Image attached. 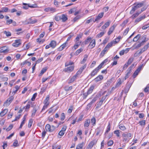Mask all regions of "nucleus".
Listing matches in <instances>:
<instances>
[{
	"label": "nucleus",
	"mask_w": 149,
	"mask_h": 149,
	"mask_svg": "<svg viewBox=\"0 0 149 149\" xmlns=\"http://www.w3.org/2000/svg\"><path fill=\"white\" fill-rule=\"evenodd\" d=\"M97 142V140L95 139L94 140L91 141L89 144L88 146H89L90 148H92L93 146L96 144Z\"/></svg>",
	"instance_id": "nucleus-10"
},
{
	"label": "nucleus",
	"mask_w": 149,
	"mask_h": 149,
	"mask_svg": "<svg viewBox=\"0 0 149 149\" xmlns=\"http://www.w3.org/2000/svg\"><path fill=\"white\" fill-rule=\"evenodd\" d=\"M142 66H139L137 69L134 71L133 74V77L134 78H135L138 75L139 73L141 71L142 68Z\"/></svg>",
	"instance_id": "nucleus-5"
},
{
	"label": "nucleus",
	"mask_w": 149,
	"mask_h": 149,
	"mask_svg": "<svg viewBox=\"0 0 149 149\" xmlns=\"http://www.w3.org/2000/svg\"><path fill=\"white\" fill-rule=\"evenodd\" d=\"M142 39L143 40L140 43L137 45L136 46V47H140L141 46L143 45L144 43L148 40V39L146 38V35L143 36L142 38Z\"/></svg>",
	"instance_id": "nucleus-2"
},
{
	"label": "nucleus",
	"mask_w": 149,
	"mask_h": 149,
	"mask_svg": "<svg viewBox=\"0 0 149 149\" xmlns=\"http://www.w3.org/2000/svg\"><path fill=\"white\" fill-rule=\"evenodd\" d=\"M81 17L80 15H77L76 17L74 18L73 19V21L74 22L77 21Z\"/></svg>",
	"instance_id": "nucleus-50"
},
{
	"label": "nucleus",
	"mask_w": 149,
	"mask_h": 149,
	"mask_svg": "<svg viewBox=\"0 0 149 149\" xmlns=\"http://www.w3.org/2000/svg\"><path fill=\"white\" fill-rule=\"evenodd\" d=\"M74 68V66H71L69 67H68L67 68H65L64 71L65 72H70L72 71L73 70Z\"/></svg>",
	"instance_id": "nucleus-12"
},
{
	"label": "nucleus",
	"mask_w": 149,
	"mask_h": 149,
	"mask_svg": "<svg viewBox=\"0 0 149 149\" xmlns=\"http://www.w3.org/2000/svg\"><path fill=\"white\" fill-rule=\"evenodd\" d=\"M103 78V77L102 75H99L94 79V81L96 82H97Z\"/></svg>",
	"instance_id": "nucleus-11"
},
{
	"label": "nucleus",
	"mask_w": 149,
	"mask_h": 149,
	"mask_svg": "<svg viewBox=\"0 0 149 149\" xmlns=\"http://www.w3.org/2000/svg\"><path fill=\"white\" fill-rule=\"evenodd\" d=\"M119 128L121 130L124 131L126 129L125 127L122 124H120L119 125Z\"/></svg>",
	"instance_id": "nucleus-34"
},
{
	"label": "nucleus",
	"mask_w": 149,
	"mask_h": 149,
	"mask_svg": "<svg viewBox=\"0 0 149 149\" xmlns=\"http://www.w3.org/2000/svg\"><path fill=\"white\" fill-rule=\"evenodd\" d=\"M121 38V37L120 36H118L117 38H116L115 39V41L113 40V41L114 44H117L118 42H119Z\"/></svg>",
	"instance_id": "nucleus-37"
},
{
	"label": "nucleus",
	"mask_w": 149,
	"mask_h": 149,
	"mask_svg": "<svg viewBox=\"0 0 149 149\" xmlns=\"http://www.w3.org/2000/svg\"><path fill=\"white\" fill-rule=\"evenodd\" d=\"M65 118V115L64 113H62L61 116V120L63 121L64 120Z\"/></svg>",
	"instance_id": "nucleus-52"
},
{
	"label": "nucleus",
	"mask_w": 149,
	"mask_h": 149,
	"mask_svg": "<svg viewBox=\"0 0 149 149\" xmlns=\"http://www.w3.org/2000/svg\"><path fill=\"white\" fill-rule=\"evenodd\" d=\"M3 33L6 34L7 37L10 36H11V33L9 31H4Z\"/></svg>",
	"instance_id": "nucleus-44"
},
{
	"label": "nucleus",
	"mask_w": 149,
	"mask_h": 149,
	"mask_svg": "<svg viewBox=\"0 0 149 149\" xmlns=\"http://www.w3.org/2000/svg\"><path fill=\"white\" fill-rule=\"evenodd\" d=\"M55 20L56 21H58L61 20V16H56L54 18Z\"/></svg>",
	"instance_id": "nucleus-57"
},
{
	"label": "nucleus",
	"mask_w": 149,
	"mask_h": 149,
	"mask_svg": "<svg viewBox=\"0 0 149 149\" xmlns=\"http://www.w3.org/2000/svg\"><path fill=\"white\" fill-rule=\"evenodd\" d=\"M83 50V49L81 48L77 50L75 52L74 54L75 55L77 56L80 54Z\"/></svg>",
	"instance_id": "nucleus-31"
},
{
	"label": "nucleus",
	"mask_w": 149,
	"mask_h": 149,
	"mask_svg": "<svg viewBox=\"0 0 149 149\" xmlns=\"http://www.w3.org/2000/svg\"><path fill=\"white\" fill-rule=\"evenodd\" d=\"M104 62L102 63L97 67L90 74V75L92 77L94 76L98 72L99 70L100 69L104 64Z\"/></svg>",
	"instance_id": "nucleus-1"
},
{
	"label": "nucleus",
	"mask_w": 149,
	"mask_h": 149,
	"mask_svg": "<svg viewBox=\"0 0 149 149\" xmlns=\"http://www.w3.org/2000/svg\"><path fill=\"white\" fill-rule=\"evenodd\" d=\"M49 44L50 45V47L52 48H54L56 46V42L55 40H52L51 41Z\"/></svg>",
	"instance_id": "nucleus-15"
},
{
	"label": "nucleus",
	"mask_w": 149,
	"mask_h": 149,
	"mask_svg": "<svg viewBox=\"0 0 149 149\" xmlns=\"http://www.w3.org/2000/svg\"><path fill=\"white\" fill-rule=\"evenodd\" d=\"M43 59L42 58H40L36 61L35 63L36 64L37 63H40L42 61Z\"/></svg>",
	"instance_id": "nucleus-61"
},
{
	"label": "nucleus",
	"mask_w": 149,
	"mask_h": 149,
	"mask_svg": "<svg viewBox=\"0 0 149 149\" xmlns=\"http://www.w3.org/2000/svg\"><path fill=\"white\" fill-rule=\"evenodd\" d=\"M21 42L20 40H16L15 41V42L13 43L12 45L13 46L15 47H19L21 44Z\"/></svg>",
	"instance_id": "nucleus-8"
},
{
	"label": "nucleus",
	"mask_w": 149,
	"mask_h": 149,
	"mask_svg": "<svg viewBox=\"0 0 149 149\" xmlns=\"http://www.w3.org/2000/svg\"><path fill=\"white\" fill-rule=\"evenodd\" d=\"M106 32H100V33H99V34H97L96 36V38H99L101 37Z\"/></svg>",
	"instance_id": "nucleus-40"
},
{
	"label": "nucleus",
	"mask_w": 149,
	"mask_h": 149,
	"mask_svg": "<svg viewBox=\"0 0 149 149\" xmlns=\"http://www.w3.org/2000/svg\"><path fill=\"white\" fill-rule=\"evenodd\" d=\"M30 22L29 23L31 24H34L37 22V20L36 19H33L31 18H30L29 19Z\"/></svg>",
	"instance_id": "nucleus-33"
},
{
	"label": "nucleus",
	"mask_w": 149,
	"mask_h": 149,
	"mask_svg": "<svg viewBox=\"0 0 149 149\" xmlns=\"http://www.w3.org/2000/svg\"><path fill=\"white\" fill-rule=\"evenodd\" d=\"M47 67H45L43 68L41 70L40 73L39 75V76H42L47 70Z\"/></svg>",
	"instance_id": "nucleus-22"
},
{
	"label": "nucleus",
	"mask_w": 149,
	"mask_h": 149,
	"mask_svg": "<svg viewBox=\"0 0 149 149\" xmlns=\"http://www.w3.org/2000/svg\"><path fill=\"white\" fill-rule=\"evenodd\" d=\"M73 106H70V108L68 110V113H71L72 112V111L73 109Z\"/></svg>",
	"instance_id": "nucleus-62"
},
{
	"label": "nucleus",
	"mask_w": 149,
	"mask_h": 149,
	"mask_svg": "<svg viewBox=\"0 0 149 149\" xmlns=\"http://www.w3.org/2000/svg\"><path fill=\"white\" fill-rule=\"evenodd\" d=\"M141 35L140 34H138L136 36L134 37L133 39V41L134 42L137 41L140 38Z\"/></svg>",
	"instance_id": "nucleus-35"
},
{
	"label": "nucleus",
	"mask_w": 149,
	"mask_h": 149,
	"mask_svg": "<svg viewBox=\"0 0 149 149\" xmlns=\"http://www.w3.org/2000/svg\"><path fill=\"white\" fill-rule=\"evenodd\" d=\"M140 125L141 126H144L146 124V121L145 120H143L140 121L139 122Z\"/></svg>",
	"instance_id": "nucleus-45"
},
{
	"label": "nucleus",
	"mask_w": 149,
	"mask_h": 149,
	"mask_svg": "<svg viewBox=\"0 0 149 149\" xmlns=\"http://www.w3.org/2000/svg\"><path fill=\"white\" fill-rule=\"evenodd\" d=\"M9 51L8 48L6 46H3L0 48V53H7Z\"/></svg>",
	"instance_id": "nucleus-4"
},
{
	"label": "nucleus",
	"mask_w": 149,
	"mask_h": 149,
	"mask_svg": "<svg viewBox=\"0 0 149 149\" xmlns=\"http://www.w3.org/2000/svg\"><path fill=\"white\" fill-rule=\"evenodd\" d=\"M8 111L7 109L3 110L0 113V116L1 117L4 116L7 113Z\"/></svg>",
	"instance_id": "nucleus-16"
},
{
	"label": "nucleus",
	"mask_w": 149,
	"mask_h": 149,
	"mask_svg": "<svg viewBox=\"0 0 149 149\" xmlns=\"http://www.w3.org/2000/svg\"><path fill=\"white\" fill-rule=\"evenodd\" d=\"M92 123H93V125H94L96 123V119L95 117H93L91 119Z\"/></svg>",
	"instance_id": "nucleus-58"
},
{
	"label": "nucleus",
	"mask_w": 149,
	"mask_h": 149,
	"mask_svg": "<svg viewBox=\"0 0 149 149\" xmlns=\"http://www.w3.org/2000/svg\"><path fill=\"white\" fill-rule=\"evenodd\" d=\"M77 77L76 75H74L70 79L68 80V84H70L73 82L76 79Z\"/></svg>",
	"instance_id": "nucleus-17"
},
{
	"label": "nucleus",
	"mask_w": 149,
	"mask_h": 149,
	"mask_svg": "<svg viewBox=\"0 0 149 149\" xmlns=\"http://www.w3.org/2000/svg\"><path fill=\"white\" fill-rule=\"evenodd\" d=\"M122 136L123 137H126L127 138H128L131 137V134L130 133L127 134L123 133L122 134Z\"/></svg>",
	"instance_id": "nucleus-36"
},
{
	"label": "nucleus",
	"mask_w": 149,
	"mask_h": 149,
	"mask_svg": "<svg viewBox=\"0 0 149 149\" xmlns=\"http://www.w3.org/2000/svg\"><path fill=\"white\" fill-rule=\"evenodd\" d=\"M113 141L112 140H110L107 143V145L108 146H112L113 144Z\"/></svg>",
	"instance_id": "nucleus-63"
},
{
	"label": "nucleus",
	"mask_w": 149,
	"mask_h": 149,
	"mask_svg": "<svg viewBox=\"0 0 149 149\" xmlns=\"http://www.w3.org/2000/svg\"><path fill=\"white\" fill-rule=\"evenodd\" d=\"M146 17L145 15L139 18H137L135 21L134 22L136 23V24L137 23L141 21L142 19H144Z\"/></svg>",
	"instance_id": "nucleus-19"
},
{
	"label": "nucleus",
	"mask_w": 149,
	"mask_h": 149,
	"mask_svg": "<svg viewBox=\"0 0 149 149\" xmlns=\"http://www.w3.org/2000/svg\"><path fill=\"white\" fill-rule=\"evenodd\" d=\"M108 51V50L106 49L105 48H104L103 50L102 51L100 54V57H102Z\"/></svg>",
	"instance_id": "nucleus-23"
},
{
	"label": "nucleus",
	"mask_w": 149,
	"mask_h": 149,
	"mask_svg": "<svg viewBox=\"0 0 149 149\" xmlns=\"http://www.w3.org/2000/svg\"><path fill=\"white\" fill-rule=\"evenodd\" d=\"M102 103V102L100 101L99 102H98L97 104L96 108H99L101 106Z\"/></svg>",
	"instance_id": "nucleus-55"
},
{
	"label": "nucleus",
	"mask_w": 149,
	"mask_h": 149,
	"mask_svg": "<svg viewBox=\"0 0 149 149\" xmlns=\"http://www.w3.org/2000/svg\"><path fill=\"white\" fill-rule=\"evenodd\" d=\"M84 58L82 60L81 62V64H83L85 63L87 60V58L88 57V56L87 54H85L84 55Z\"/></svg>",
	"instance_id": "nucleus-32"
},
{
	"label": "nucleus",
	"mask_w": 149,
	"mask_h": 149,
	"mask_svg": "<svg viewBox=\"0 0 149 149\" xmlns=\"http://www.w3.org/2000/svg\"><path fill=\"white\" fill-rule=\"evenodd\" d=\"M140 13L141 12H139V11L133 14L130 17L132 19H134L137 17Z\"/></svg>",
	"instance_id": "nucleus-21"
},
{
	"label": "nucleus",
	"mask_w": 149,
	"mask_h": 149,
	"mask_svg": "<svg viewBox=\"0 0 149 149\" xmlns=\"http://www.w3.org/2000/svg\"><path fill=\"white\" fill-rule=\"evenodd\" d=\"M130 88V86L129 85L128 86L127 85L126 86L124 89V91L125 93H127L128 92Z\"/></svg>",
	"instance_id": "nucleus-48"
},
{
	"label": "nucleus",
	"mask_w": 149,
	"mask_h": 149,
	"mask_svg": "<svg viewBox=\"0 0 149 149\" xmlns=\"http://www.w3.org/2000/svg\"><path fill=\"white\" fill-rule=\"evenodd\" d=\"M49 100V97H46V99H45L44 101V103L45 105L48 106L49 104V102H48V101Z\"/></svg>",
	"instance_id": "nucleus-28"
},
{
	"label": "nucleus",
	"mask_w": 149,
	"mask_h": 149,
	"mask_svg": "<svg viewBox=\"0 0 149 149\" xmlns=\"http://www.w3.org/2000/svg\"><path fill=\"white\" fill-rule=\"evenodd\" d=\"M81 43V42H80L79 43L78 42H76L75 44L74 45V46L73 47L72 49H74V50H76L78 47L79 45H80Z\"/></svg>",
	"instance_id": "nucleus-30"
},
{
	"label": "nucleus",
	"mask_w": 149,
	"mask_h": 149,
	"mask_svg": "<svg viewBox=\"0 0 149 149\" xmlns=\"http://www.w3.org/2000/svg\"><path fill=\"white\" fill-rule=\"evenodd\" d=\"M14 98L13 96H11L4 103V106H8L12 102Z\"/></svg>",
	"instance_id": "nucleus-3"
},
{
	"label": "nucleus",
	"mask_w": 149,
	"mask_h": 149,
	"mask_svg": "<svg viewBox=\"0 0 149 149\" xmlns=\"http://www.w3.org/2000/svg\"><path fill=\"white\" fill-rule=\"evenodd\" d=\"M72 88V86H66L64 87V90L66 91H68L71 90Z\"/></svg>",
	"instance_id": "nucleus-38"
},
{
	"label": "nucleus",
	"mask_w": 149,
	"mask_h": 149,
	"mask_svg": "<svg viewBox=\"0 0 149 149\" xmlns=\"http://www.w3.org/2000/svg\"><path fill=\"white\" fill-rule=\"evenodd\" d=\"M149 47V43L147 44V45H145L144 47L139 52L138 54H141L142 53L147 50L148 48Z\"/></svg>",
	"instance_id": "nucleus-7"
},
{
	"label": "nucleus",
	"mask_w": 149,
	"mask_h": 149,
	"mask_svg": "<svg viewBox=\"0 0 149 149\" xmlns=\"http://www.w3.org/2000/svg\"><path fill=\"white\" fill-rule=\"evenodd\" d=\"M113 44H114L113 42L112 41L108 43L104 48L108 50L109 48L112 46Z\"/></svg>",
	"instance_id": "nucleus-18"
},
{
	"label": "nucleus",
	"mask_w": 149,
	"mask_h": 149,
	"mask_svg": "<svg viewBox=\"0 0 149 149\" xmlns=\"http://www.w3.org/2000/svg\"><path fill=\"white\" fill-rule=\"evenodd\" d=\"M45 129L47 131H48L50 132H52L51 127L49 124H47L46 125Z\"/></svg>",
	"instance_id": "nucleus-25"
},
{
	"label": "nucleus",
	"mask_w": 149,
	"mask_h": 149,
	"mask_svg": "<svg viewBox=\"0 0 149 149\" xmlns=\"http://www.w3.org/2000/svg\"><path fill=\"white\" fill-rule=\"evenodd\" d=\"M120 131L118 130H115L114 132V133L116 134L117 137H119L120 136Z\"/></svg>",
	"instance_id": "nucleus-54"
},
{
	"label": "nucleus",
	"mask_w": 149,
	"mask_h": 149,
	"mask_svg": "<svg viewBox=\"0 0 149 149\" xmlns=\"http://www.w3.org/2000/svg\"><path fill=\"white\" fill-rule=\"evenodd\" d=\"M143 3H139L136 4L135 6V8L137 9L142 7L143 6Z\"/></svg>",
	"instance_id": "nucleus-39"
},
{
	"label": "nucleus",
	"mask_w": 149,
	"mask_h": 149,
	"mask_svg": "<svg viewBox=\"0 0 149 149\" xmlns=\"http://www.w3.org/2000/svg\"><path fill=\"white\" fill-rule=\"evenodd\" d=\"M104 13L103 12H102L98 14L96 18L95 19V21H94V22H97L98 21L100 20L103 16Z\"/></svg>",
	"instance_id": "nucleus-6"
},
{
	"label": "nucleus",
	"mask_w": 149,
	"mask_h": 149,
	"mask_svg": "<svg viewBox=\"0 0 149 149\" xmlns=\"http://www.w3.org/2000/svg\"><path fill=\"white\" fill-rule=\"evenodd\" d=\"M115 28V26L114 25H113L112 26L110 27L109 29V31L108 32V35L109 36L113 32Z\"/></svg>",
	"instance_id": "nucleus-13"
},
{
	"label": "nucleus",
	"mask_w": 149,
	"mask_h": 149,
	"mask_svg": "<svg viewBox=\"0 0 149 149\" xmlns=\"http://www.w3.org/2000/svg\"><path fill=\"white\" fill-rule=\"evenodd\" d=\"M61 18L63 22H65L68 19L67 16L64 14H63L61 16Z\"/></svg>",
	"instance_id": "nucleus-20"
},
{
	"label": "nucleus",
	"mask_w": 149,
	"mask_h": 149,
	"mask_svg": "<svg viewBox=\"0 0 149 149\" xmlns=\"http://www.w3.org/2000/svg\"><path fill=\"white\" fill-rule=\"evenodd\" d=\"M97 97H94L90 103L92 104L93 103L95 102L97 100Z\"/></svg>",
	"instance_id": "nucleus-60"
},
{
	"label": "nucleus",
	"mask_w": 149,
	"mask_h": 149,
	"mask_svg": "<svg viewBox=\"0 0 149 149\" xmlns=\"http://www.w3.org/2000/svg\"><path fill=\"white\" fill-rule=\"evenodd\" d=\"M37 93H35L33 95V96L31 98V100L32 101H33L35 100V99L37 96Z\"/></svg>",
	"instance_id": "nucleus-59"
},
{
	"label": "nucleus",
	"mask_w": 149,
	"mask_h": 149,
	"mask_svg": "<svg viewBox=\"0 0 149 149\" xmlns=\"http://www.w3.org/2000/svg\"><path fill=\"white\" fill-rule=\"evenodd\" d=\"M134 60V58H130L128 60V61L127 62V63L129 64V65Z\"/></svg>",
	"instance_id": "nucleus-49"
},
{
	"label": "nucleus",
	"mask_w": 149,
	"mask_h": 149,
	"mask_svg": "<svg viewBox=\"0 0 149 149\" xmlns=\"http://www.w3.org/2000/svg\"><path fill=\"white\" fill-rule=\"evenodd\" d=\"M33 122V120L32 119H31L29 120L28 125V127L30 128L31 127L32 124Z\"/></svg>",
	"instance_id": "nucleus-43"
},
{
	"label": "nucleus",
	"mask_w": 149,
	"mask_h": 149,
	"mask_svg": "<svg viewBox=\"0 0 149 149\" xmlns=\"http://www.w3.org/2000/svg\"><path fill=\"white\" fill-rule=\"evenodd\" d=\"M13 127V125L11 124L10 125L9 127L6 129L7 131H9L11 130Z\"/></svg>",
	"instance_id": "nucleus-53"
},
{
	"label": "nucleus",
	"mask_w": 149,
	"mask_h": 149,
	"mask_svg": "<svg viewBox=\"0 0 149 149\" xmlns=\"http://www.w3.org/2000/svg\"><path fill=\"white\" fill-rule=\"evenodd\" d=\"M91 40V37H88L84 41V44L86 45Z\"/></svg>",
	"instance_id": "nucleus-42"
},
{
	"label": "nucleus",
	"mask_w": 149,
	"mask_h": 149,
	"mask_svg": "<svg viewBox=\"0 0 149 149\" xmlns=\"http://www.w3.org/2000/svg\"><path fill=\"white\" fill-rule=\"evenodd\" d=\"M90 120V119L87 120L84 122V126L85 127H88L89 125Z\"/></svg>",
	"instance_id": "nucleus-26"
},
{
	"label": "nucleus",
	"mask_w": 149,
	"mask_h": 149,
	"mask_svg": "<svg viewBox=\"0 0 149 149\" xmlns=\"http://www.w3.org/2000/svg\"><path fill=\"white\" fill-rule=\"evenodd\" d=\"M13 146L14 147H16L19 146V144L18 143V141L17 140H16L14 141L13 144Z\"/></svg>",
	"instance_id": "nucleus-46"
},
{
	"label": "nucleus",
	"mask_w": 149,
	"mask_h": 149,
	"mask_svg": "<svg viewBox=\"0 0 149 149\" xmlns=\"http://www.w3.org/2000/svg\"><path fill=\"white\" fill-rule=\"evenodd\" d=\"M26 120V117L25 116L23 118V121L21 123V124L20 125V126L19 127V128H21L23 125L24 124L25 121Z\"/></svg>",
	"instance_id": "nucleus-41"
},
{
	"label": "nucleus",
	"mask_w": 149,
	"mask_h": 149,
	"mask_svg": "<svg viewBox=\"0 0 149 149\" xmlns=\"http://www.w3.org/2000/svg\"><path fill=\"white\" fill-rule=\"evenodd\" d=\"M84 143L82 142V143L78 144L76 147V149H82L84 146Z\"/></svg>",
	"instance_id": "nucleus-24"
},
{
	"label": "nucleus",
	"mask_w": 149,
	"mask_h": 149,
	"mask_svg": "<svg viewBox=\"0 0 149 149\" xmlns=\"http://www.w3.org/2000/svg\"><path fill=\"white\" fill-rule=\"evenodd\" d=\"M37 111L36 109V108H34L33 109L32 111V113L31 114V116L32 117H34L35 116V113H36Z\"/></svg>",
	"instance_id": "nucleus-47"
},
{
	"label": "nucleus",
	"mask_w": 149,
	"mask_h": 149,
	"mask_svg": "<svg viewBox=\"0 0 149 149\" xmlns=\"http://www.w3.org/2000/svg\"><path fill=\"white\" fill-rule=\"evenodd\" d=\"M149 27V24L143 26L142 27V29L143 30H145L148 27Z\"/></svg>",
	"instance_id": "nucleus-64"
},
{
	"label": "nucleus",
	"mask_w": 149,
	"mask_h": 149,
	"mask_svg": "<svg viewBox=\"0 0 149 149\" xmlns=\"http://www.w3.org/2000/svg\"><path fill=\"white\" fill-rule=\"evenodd\" d=\"M95 39L92 40L90 42L89 47L91 49H92L95 47Z\"/></svg>",
	"instance_id": "nucleus-9"
},
{
	"label": "nucleus",
	"mask_w": 149,
	"mask_h": 149,
	"mask_svg": "<svg viewBox=\"0 0 149 149\" xmlns=\"http://www.w3.org/2000/svg\"><path fill=\"white\" fill-rule=\"evenodd\" d=\"M136 9L137 8H135V6H134L132 7V9L130 12V14H133Z\"/></svg>",
	"instance_id": "nucleus-51"
},
{
	"label": "nucleus",
	"mask_w": 149,
	"mask_h": 149,
	"mask_svg": "<svg viewBox=\"0 0 149 149\" xmlns=\"http://www.w3.org/2000/svg\"><path fill=\"white\" fill-rule=\"evenodd\" d=\"M45 10L47 12H54L56 11V9L55 8H47L45 9Z\"/></svg>",
	"instance_id": "nucleus-14"
},
{
	"label": "nucleus",
	"mask_w": 149,
	"mask_h": 149,
	"mask_svg": "<svg viewBox=\"0 0 149 149\" xmlns=\"http://www.w3.org/2000/svg\"><path fill=\"white\" fill-rule=\"evenodd\" d=\"M22 4L24 5L23 6V8L24 9H27L29 7V4L26 3H23Z\"/></svg>",
	"instance_id": "nucleus-29"
},
{
	"label": "nucleus",
	"mask_w": 149,
	"mask_h": 149,
	"mask_svg": "<svg viewBox=\"0 0 149 149\" xmlns=\"http://www.w3.org/2000/svg\"><path fill=\"white\" fill-rule=\"evenodd\" d=\"M8 10V8L7 7H3L1 8V10H0V13H1L7 12Z\"/></svg>",
	"instance_id": "nucleus-27"
},
{
	"label": "nucleus",
	"mask_w": 149,
	"mask_h": 149,
	"mask_svg": "<svg viewBox=\"0 0 149 149\" xmlns=\"http://www.w3.org/2000/svg\"><path fill=\"white\" fill-rule=\"evenodd\" d=\"M110 125L109 123V124L107 127V130L106 131V133H108L110 130Z\"/></svg>",
	"instance_id": "nucleus-56"
}]
</instances>
